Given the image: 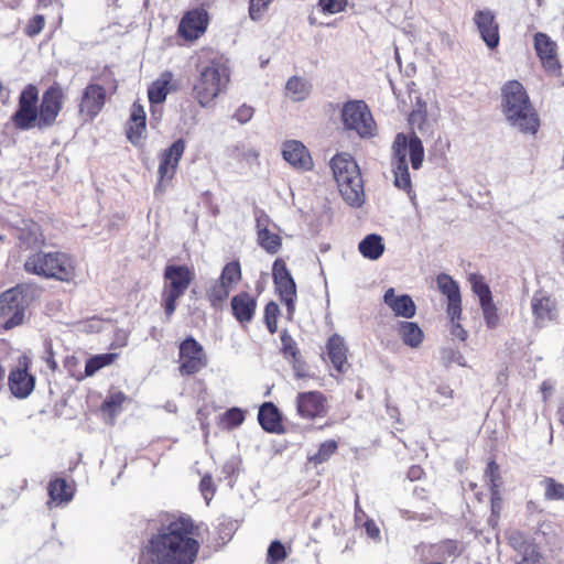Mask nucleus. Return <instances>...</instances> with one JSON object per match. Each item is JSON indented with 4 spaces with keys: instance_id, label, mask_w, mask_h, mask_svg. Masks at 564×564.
Segmentation results:
<instances>
[{
    "instance_id": "nucleus-45",
    "label": "nucleus",
    "mask_w": 564,
    "mask_h": 564,
    "mask_svg": "<svg viewBox=\"0 0 564 564\" xmlns=\"http://www.w3.org/2000/svg\"><path fill=\"white\" fill-rule=\"evenodd\" d=\"M485 478L490 491L500 490L501 476L499 474V465L495 460H490L485 471Z\"/></svg>"
},
{
    "instance_id": "nucleus-20",
    "label": "nucleus",
    "mask_w": 564,
    "mask_h": 564,
    "mask_svg": "<svg viewBox=\"0 0 564 564\" xmlns=\"http://www.w3.org/2000/svg\"><path fill=\"white\" fill-rule=\"evenodd\" d=\"M275 228L274 224L267 214L260 212L256 216V229H257V241L258 245L270 254H275L282 247V239L271 229Z\"/></svg>"
},
{
    "instance_id": "nucleus-28",
    "label": "nucleus",
    "mask_w": 564,
    "mask_h": 564,
    "mask_svg": "<svg viewBox=\"0 0 564 564\" xmlns=\"http://www.w3.org/2000/svg\"><path fill=\"white\" fill-rule=\"evenodd\" d=\"M230 304L232 315L240 324H248L252 321L257 308V301L252 295L248 292H240L231 299Z\"/></svg>"
},
{
    "instance_id": "nucleus-51",
    "label": "nucleus",
    "mask_w": 564,
    "mask_h": 564,
    "mask_svg": "<svg viewBox=\"0 0 564 564\" xmlns=\"http://www.w3.org/2000/svg\"><path fill=\"white\" fill-rule=\"evenodd\" d=\"M485 323L488 328H496L499 324L497 307L492 301L480 305Z\"/></svg>"
},
{
    "instance_id": "nucleus-46",
    "label": "nucleus",
    "mask_w": 564,
    "mask_h": 564,
    "mask_svg": "<svg viewBox=\"0 0 564 564\" xmlns=\"http://www.w3.org/2000/svg\"><path fill=\"white\" fill-rule=\"evenodd\" d=\"M273 0H250L249 1V17L252 21L258 22L261 21L267 11L269 10L270 4Z\"/></svg>"
},
{
    "instance_id": "nucleus-22",
    "label": "nucleus",
    "mask_w": 564,
    "mask_h": 564,
    "mask_svg": "<svg viewBox=\"0 0 564 564\" xmlns=\"http://www.w3.org/2000/svg\"><path fill=\"white\" fill-rule=\"evenodd\" d=\"M173 74L171 72H163L158 79H155L148 89V97L151 102L152 116L156 121L160 120L161 105L166 99L169 93L174 88Z\"/></svg>"
},
{
    "instance_id": "nucleus-54",
    "label": "nucleus",
    "mask_w": 564,
    "mask_h": 564,
    "mask_svg": "<svg viewBox=\"0 0 564 564\" xmlns=\"http://www.w3.org/2000/svg\"><path fill=\"white\" fill-rule=\"evenodd\" d=\"M254 115L253 107L249 105H241L235 112L234 118L241 124L249 122Z\"/></svg>"
},
{
    "instance_id": "nucleus-8",
    "label": "nucleus",
    "mask_w": 564,
    "mask_h": 564,
    "mask_svg": "<svg viewBox=\"0 0 564 564\" xmlns=\"http://www.w3.org/2000/svg\"><path fill=\"white\" fill-rule=\"evenodd\" d=\"M341 120L345 129L356 132L360 138L375 135L376 122L369 107L362 100H350L344 104Z\"/></svg>"
},
{
    "instance_id": "nucleus-23",
    "label": "nucleus",
    "mask_w": 564,
    "mask_h": 564,
    "mask_svg": "<svg viewBox=\"0 0 564 564\" xmlns=\"http://www.w3.org/2000/svg\"><path fill=\"white\" fill-rule=\"evenodd\" d=\"M534 47L543 67L552 74H557L561 65L557 59L556 43L545 33L539 32L534 35Z\"/></svg>"
},
{
    "instance_id": "nucleus-38",
    "label": "nucleus",
    "mask_w": 564,
    "mask_h": 564,
    "mask_svg": "<svg viewBox=\"0 0 564 564\" xmlns=\"http://www.w3.org/2000/svg\"><path fill=\"white\" fill-rule=\"evenodd\" d=\"M440 292L447 297V301L460 299L459 286L448 274L441 273L436 278Z\"/></svg>"
},
{
    "instance_id": "nucleus-11",
    "label": "nucleus",
    "mask_w": 564,
    "mask_h": 564,
    "mask_svg": "<svg viewBox=\"0 0 564 564\" xmlns=\"http://www.w3.org/2000/svg\"><path fill=\"white\" fill-rule=\"evenodd\" d=\"M25 306V296L17 288L0 294V317L6 318L4 328H13L23 322Z\"/></svg>"
},
{
    "instance_id": "nucleus-9",
    "label": "nucleus",
    "mask_w": 564,
    "mask_h": 564,
    "mask_svg": "<svg viewBox=\"0 0 564 564\" xmlns=\"http://www.w3.org/2000/svg\"><path fill=\"white\" fill-rule=\"evenodd\" d=\"M37 104V87L33 84L26 85L20 93L18 109L11 117V121L17 129L22 131L33 128L39 129Z\"/></svg>"
},
{
    "instance_id": "nucleus-40",
    "label": "nucleus",
    "mask_w": 564,
    "mask_h": 564,
    "mask_svg": "<svg viewBox=\"0 0 564 564\" xmlns=\"http://www.w3.org/2000/svg\"><path fill=\"white\" fill-rule=\"evenodd\" d=\"M469 282L471 284L473 292L478 296L479 304L488 303L492 301L491 291L488 284L484 281L482 276L478 274H470Z\"/></svg>"
},
{
    "instance_id": "nucleus-30",
    "label": "nucleus",
    "mask_w": 564,
    "mask_h": 564,
    "mask_svg": "<svg viewBox=\"0 0 564 564\" xmlns=\"http://www.w3.org/2000/svg\"><path fill=\"white\" fill-rule=\"evenodd\" d=\"M312 83L302 76H291L285 84V96L292 101L306 100L312 93Z\"/></svg>"
},
{
    "instance_id": "nucleus-53",
    "label": "nucleus",
    "mask_w": 564,
    "mask_h": 564,
    "mask_svg": "<svg viewBox=\"0 0 564 564\" xmlns=\"http://www.w3.org/2000/svg\"><path fill=\"white\" fill-rule=\"evenodd\" d=\"M318 4L323 12L335 14L344 11L347 0H319Z\"/></svg>"
},
{
    "instance_id": "nucleus-41",
    "label": "nucleus",
    "mask_w": 564,
    "mask_h": 564,
    "mask_svg": "<svg viewBox=\"0 0 564 564\" xmlns=\"http://www.w3.org/2000/svg\"><path fill=\"white\" fill-rule=\"evenodd\" d=\"M231 158L249 165L258 163L259 152L251 147L237 144L231 151Z\"/></svg>"
},
{
    "instance_id": "nucleus-55",
    "label": "nucleus",
    "mask_w": 564,
    "mask_h": 564,
    "mask_svg": "<svg viewBox=\"0 0 564 564\" xmlns=\"http://www.w3.org/2000/svg\"><path fill=\"white\" fill-rule=\"evenodd\" d=\"M282 350L285 356L290 355L293 358L297 355V348L293 340V338L286 333L283 332L281 335Z\"/></svg>"
},
{
    "instance_id": "nucleus-43",
    "label": "nucleus",
    "mask_w": 564,
    "mask_h": 564,
    "mask_svg": "<svg viewBox=\"0 0 564 564\" xmlns=\"http://www.w3.org/2000/svg\"><path fill=\"white\" fill-rule=\"evenodd\" d=\"M124 400L126 395L121 391L112 392L104 401L101 406L102 411L109 413L110 415H116L120 411Z\"/></svg>"
},
{
    "instance_id": "nucleus-48",
    "label": "nucleus",
    "mask_w": 564,
    "mask_h": 564,
    "mask_svg": "<svg viewBox=\"0 0 564 564\" xmlns=\"http://www.w3.org/2000/svg\"><path fill=\"white\" fill-rule=\"evenodd\" d=\"M546 500H562L564 499V485L556 482L555 479L547 477L544 480Z\"/></svg>"
},
{
    "instance_id": "nucleus-14",
    "label": "nucleus",
    "mask_w": 564,
    "mask_h": 564,
    "mask_svg": "<svg viewBox=\"0 0 564 564\" xmlns=\"http://www.w3.org/2000/svg\"><path fill=\"white\" fill-rule=\"evenodd\" d=\"M209 14L199 7L186 11L178 24L177 34L186 42H194L202 37L208 28Z\"/></svg>"
},
{
    "instance_id": "nucleus-18",
    "label": "nucleus",
    "mask_w": 564,
    "mask_h": 564,
    "mask_svg": "<svg viewBox=\"0 0 564 564\" xmlns=\"http://www.w3.org/2000/svg\"><path fill=\"white\" fill-rule=\"evenodd\" d=\"M531 311L533 324L538 328H543L555 322L558 316L555 300L543 291H538L533 294L531 299Z\"/></svg>"
},
{
    "instance_id": "nucleus-16",
    "label": "nucleus",
    "mask_w": 564,
    "mask_h": 564,
    "mask_svg": "<svg viewBox=\"0 0 564 564\" xmlns=\"http://www.w3.org/2000/svg\"><path fill=\"white\" fill-rule=\"evenodd\" d=\"M106 102V89L95 83L88 84L78 102V113L85 122L93 121L102 110Z\"/></svg>"
},
{
    "instance_id": "nucleus-1",
    "label": "nucleus",
    "mask_w": 564,
    "mask_h": 564,
    "mask_svg": "<svg viewBox=\"0 0 564 564\" xmlns=\"http://www.w3.org/2000/svg\"><path fill=\"white\" fill-rule=\"evenodd\" d=\"M191 517L169 514L143 546L138 564H194L199 542Z\"/></svg>"
},
{
    "instance_id": "nucleus-6",
    "label": "nucleus",
    "mask_w": 564,
    "mask_h": 564,
    "mask_svg": "<svg viewBox=\"0 0 564 564\" xmlns=\"http://www.w3.org/2000/svg\"><path fill=\"white\" fill-rule=\"evenodd\" d=\"M24 270L34 275L45 279H55L62 282L74 280L76 272L72 258L64 252L31 253L24 261Z\"/></svg>"
},
{
    "instance_id": "nucleus-60",
    "label": "nucleus",
    "mask_w": 564,
    "mask_h": 564,
    "mask_svg": "<svg viewBox=\"0 0 564 564\" xmlns=\"http://www.w3.org/2000/svg\"><path fill=\"white\" fill-rule=\"evenodd\" d=\"M540 561L539 553L536 552L534 546H528L525 549V554L520 561V564H538Z\"/></svg>"
},
{
    "instance_id": "nucleus-7",
    "label": "nucleus",
    "mask_w": 564,
    "mask_h": 564,
    "mask_svg": "<svg viewBox=\"0 0 564 564\" xmlns=\"http://www.w3.org/2000/svg\"><path fill=\"white\" fill-rule=\"evenodd\" d=\"M193 279L194 273L187 265L171 264L165 267L162 306L167 319L174 314L177 300L184 295Z\"/></svg>"
},
{
    "instance_id": "nucleus-24",
    "label": "nucleus",
    "mask_w": 564,
    "mask_h": 564,
    "mask_svg": "<svg viewBox=\"0 0 564 564\" xmlns=\"http://www.w3.org/2000/svg\"><path fill=\"white\" fill-rule=\"evenodd\" d=\"M8 386L11 393L18 399H25L32 393L35 387V378L28 372L26 364L10 371Z\"/></svg>"
},
{
    "instance_id": "nucleus-15",
    "label": "nucleus",
    "mask_w": 564,
    "mask_h": 564,
    "mask_svg": "<svg viewBox=\"0 0 564 564\" xmlns=\"http://www.w3.org/2000/svg\"><path fill=\"white\" fill-rule=\"evenodd\" d=\"M64 94L59 86L48 87L42 95L41 104L37 105L39 129L52 127L63 107Z\"/></svg>"
},
{
    "instance_id": "nucleus-19",
    "label": "nucleus",
    "mask_w": 564,
    "mask_h": 564,
    "mask_svg": "<svg viewBox=\"0 0 564 564\" xmlns=\"http://www.w3.org/2000/svg\"><path fill=\"white\" fill-rule=\"evenodd\" d=\"M477 31L489 50H494L499 45V24L496 15L490 9L477 10L473 18Z\"/></svg>"
},
{
    "instance_id": "nucleus-10",
    "label": "nucleus",
    "mask_w": 564,
    "mask_h": 564,
    "mask_svg": "<svg viewBox=\"0 0 564 564\" xmlns=\"http://www.w3.org/2000/svg\"><path fill=\"white\" fill-rule=\"evenodd\" d=\"M178 364L182 376L195 375L208 365V357L204 347L192 336L180 344Z\"/></svg>"
},
{
    "instance_id": "nucleus-39",
    "label": "nucleus",
    "mask_w": 564,
    "mask_h": 564,
    "mask_svg": "<svg viewBox=\"0 0 564 564\" xmlns=\"http://www.w3.org/2000/svg\"><path fill=\"white\" fill-rule=\"evenodd\" d=\"M117 358V354L108 352L96 355L89 358L85 366V376L90 377L95 375L101 368L112 364Z\"/></svg>"
},
{
    "instance_id": "nucleus-52",
    "label": "nucleus",
    "mask_w": 564,
    "mask_h": 564,
    "mask_svg": "<svg viewBox=\"0 0 564 564\" xmlns=\"http://www.w3.org/2000/svg\"><path fill=\"white\" fill-rule=\"evenodd\" d=\"M199 490L206 503L209 505L216 492V487L210 475L207 474L202 478L199 484Z\"/></svg>"
},
{
    "instance_id": "nucleus-4",
    "label": "nucleus",
    "mask_w": 564,
    "mask_h": 564,
    "mask_svg": "<svg viewBox=\"0 0 564 564\" xmlns=\"http://www.w3.org/2000/svg\"><path fill=\"white\" fill-rule=\"evenodd\" d=\"M408 156L410 158L413 170L421 169L424 160V148L415 132H412L410 135L398 133L392 144L394 185L410 194L412 192V183L409 173Z\"/></svg>"
},
{
    "instance_id": "nucleus-42",
    "label": "nucleus",
    "mask_w": 564,
    "mask_h": 564,
    "mask_svg": "<svg viewBox=\"0 0 564 564\" xmlns=\"http://www.w3.org/2000/svg\"><path fill=\"white\" fill-rule=\"evenodd\" d=\"M441 361L445 367H449L452 365H457L460 367H466V360L464 355L454 348L447 347L441 350Z\"/></svg>"
},
{
    "instance_id": "nucleus-32",
    "label": "nucleus",
    "mask_w": 564,
    "mask_h": 564,
    "mask_svg": "<svg viewBox=\"0 0 564 564\" xmlns=\"http://www.w3.org/2000/svg\"><path fill=\"white\" fill-rule=\"evenodd\" d=\"M358 250L364 258L378 260L384 252L383 239L380 235L369 234L359 242Z\"/></svg>"
},
{
    "instance_id": "nucleus-13",
    "label": "nucleus",
    "mask_w": 564,
    "mask_h": 564,
    "mask_svg": "<svg viewBox=\"0 0 564 564\" xmlns=\"http://www.w3.org/2000/svg\"><path fill=\"white\" fill-rule=\"evenodd\" d=\"M185 148V141L183 139H177L159 155V183L156 185V191L163 192L165 183L170 182L174 177Z\"/></svg>"
},
{
    "instance_id": "nucleus-35",
    "label": "nucleus",
    "mask_w": 564,
    "mask_h": 564,
    "mask_svg": "<svg viewBox=\"0 0 564 564\" xmlns=\"http://www.w3.org/2000/svg\"><path fill=\"white\" fill-rule=\"evenodd\" d=\"M258 420L260 425L267 432H278L281 427L279 411L276 406L271 402H267L260 406Z\"/></svg>"
},
{
    "instance_id": "nucleus-36",
    "label": "nucleus",
    "mask_w": 564,
    "mask_h": 564,
    "mask_svg": "<svg viewBox=\"0 0 564 564\" xmlns=\"http://www.w3.org/2000/svg\"><path fill=\"white\" fill-rule=\"evenodd\" d=\"M231 291L224 282L217 279L207 289L206 296L210 305L218 308L229 297Z\"/></svg>"
},
{
    "instance_id": "nucleus-2",
    "label": "nucleus",
    "mask_w": 564,
    "mask_h": 564,
    "mask_svg": "<svg viewBox=\"0 0 564 564\" xmlns=\"http://www.w3.org/2000/svg\"><path fill=\"white\" fill-rule=\"evenodd\" d=\"M230 82V69L218 56H199L192 84L193 98L202 108H210L224 95Z\"/></svg>"
},
{
    "instance_id": "nucleus-49",
    "label": "nucleus",
    "mask_w": 564,
    "mask_h": 564,
    "mask_svg": "<svg viewBox=\"0 0 564 564\" xmlns=\"http://www.w3.org/2000/svg\"><path fill=\"white\" fill-rule=\"evenodd\" d=\"M245 421V412L239 408H231L227 410L223 416L221 422L228 429L239 426Z\"/></svg>"
},
{
    "instance_id": "nucleus-12",
    "label": "nucleus",
    "mask_w": 564,
    "mask_h": 564,
    "mask_svg": "<svg viewBox=\"0 0 564 564\" xmlns=\"http://www.w3.org/2000/svg\"><path fill=\"white\" fill-rule=\"evenodd\" d=\"M273 282L282 302L285 303L289 316L295 311L296 284L285 262L278 258L272 267Z\"/></svg>"
},
{
    "instance_id": "nucleus-44",
    "label": "nucleus",
    "mask_w": 564,
    "mask_h": 564,
    "mask_svg": "<svg viewBox=\"0 0 564 564\" xmlns=\"http://www.w3.org/2000/svg\"><path fill=\"white\" fill-rule=\"evenodd\" d=\"M337 449V443L333 440L325 441L318 447L316 454L310 457L314 464H322L326 462Z\"/></svg>"
},
{
    "instance_id": "nucleus-37",
    "label": "nucleus",
    "mask_w": 564,
    "mask_h": 564,
    "mask_svg": "<svg viewBox=\"0 0 564 564\" xmlns=\"http://www.w3.org/2000/svg\"><path fill=\"white\" fill-rule=\"evenodd\" d=\"M241 278L242 272L239 261H230L225 264L218 279L232 290L241 281Z\"/></svg>"
},
{
    "instance_id": "nucleus-27",
    "label": "nucleus",
    "mask_w": 564,
    "mask_h": 564,
    "mask_svg": "<svg viewBox=\"0 0 564 564\" xmlns=\"http://www.w3.org/2000/svg\"><path fill=\"white\" fill-rule=\"evenodd\" d=\"M327 357L338 373H345L349 368L347 360L348 347L344 337L338 334L332 335L326 343Z\"/></svg>"
},
{
    "instance_id": "nucleus-59",
    "label": "nucleus",
    "mask_w": 564,
    "mask_h": 564,
    "mask_svg": "<svg viewBox=\"0 0 564 564\" xmlns=\"http://www.w3.org/2000/svg\"><path fill=\"white\" fill-rule=\"evenodd\" d=\"M44 28V18L42 15H35L26 26V33L29 35L39 34Z\"/></svg>"
},
{
    "instance_id": "nucleus-25",
    "label": "nucleus",
    "mask_w": 564,
    "mask_h": 564,
    "mask_svg": "<svg viewBox=\"0 0 564 564\" xmlns=\"http://www.w3.org/2000/svg\"><path fill=\"white\" fill-rule=\"evenodd\" d=\"M383 303L397 317L409 319L416 314V305L412 297L408 294H397L393 288L384 292Z\"/></svg>"
},
{
    "instance_id": "nucleus-63",
    "label": "nucleus",
    "mask_w": 564,
    "mask_h": 564,
    "mask_svg": "<svg viewBox=\"0 0 564 564\" xmlns=\"http://www.w3.org/2000/svg\"><path fill=\"white\" fill-rule=\"evenodd\" d=\"M437 394L444 399V402H442V405H447L446 401L452 400L454 391L448 386H440L436 390Z\"/></svg>"
},
{
    "instance_id": "nucleus-5",
    "label": "nucleus",
    "mask_w": 564,
    "mask_h": 564,
    "mask_svg": "<svg viewBox=\"0 0 564 564\" xmlns=\"http://www.w3.org/2000/svg\"><path fill=\"white\" fill-rule=\"evenodd\" d=\"M329 165L343 199L351 207H360L365 203V191L361 172L355 159L346 152L337 153Z\"/></svg>"
},
{
    "instance_id": "nucleus-29",
    "label": "nucleus",
    "mask_w": 564,
    "mask_h": 564,
    "mask_svg": "<svg viewBox=\"0 0 564 564\" xmlns=\"http://www.w3.org/2000/svg\"><path fill=\"white\" fill-rule=\"evenodd\" d=\"M18 229V239L26 249L37 248L44 245L45 238L39 224L33 220H23Z\"/></svg>"
},
{
    "instance_id": "nucleus-58",
    "label": "nucleus",
    "mask_w": 564,
    "mask_h": 564,
    "mask_svg": "<svg viewBox=\"0 0 564 564\" xmlns=\"http://www.w3.org/2000/svg\"><path fill=\"white\" fill-rule=\"evenodd\" d=\"M447 314L452 322H458L462 315V297L455 301H449L447 304Z\"/></svg>"
},
{
    "instance_id": "nucleus-34",
    "label": "nucleus",
    "mask_w": 564,
    "mask_h": 564,
    "mask_svg": "<svg viewBox=\"0 0 564 564\" xmlns=\"http://www.w3.org/2000/svg\"><path fill=\"white\" fill-rule=\"evenodd\" d=\"M398 334L403 344L411 348H417L424 338L423 330L414 322H400L398 324Z\"/></svg>"
},
{
    "instance_id": "nucleus-21",
    "label": "nucleus",
    "mask_w": 564,
    "mask_h": 564,
    "mask_svg": "<svg viewBox=\"0 0 564 564\" xmlns=\"http://www.w3.org/2000/svg\"><path fill=\"white\" fill-rule=\"evenodd\" d=\"M283 159L295 170L307 172L314 167L312 155L303 142L288 140L282 144Z\"/></svg>"
},
{
    "instance_id": "nucleus-56",
    "label": "nucleus",
    "mask_w": 564,
    "mask_h": 564,
    "mask_svg": "<svg viewBox=\"0 0 564 564\" xmlns=\"http://www.w3.org/2000/svg\"><path fill=\"white\" fill-rule=\"evenodd\" d=\"M425 121V113L421 110H414L409 116V124L412 127L413 130L416 129L420 132H423Z\"/></svg>"
},
{
    "instance_id": "nucleus-26",
    "label": "nucleus",
    "mask_w": 564,
    "mask_h": 564,
    "mask_svg": "<svg viewBox=\"0 0 564 564\" xmlns=\"http://www.w3.org/2000/svg\"><path fill=\"white\" fill-rule=\"evenodd\" d=\"M416 552L420 554L421 561L435 558L440 562L449 557H456L460 553L457 542L453 540H444L436 544H421L417 546Z\"/></svg>"
},
{
    "instance_id": "nucleus-61",
    "label": "nucleus",
    "mask_w": 564,
    "mask_h": 564,
    "mask_svg": "<svg viewBox=\"0 0 564 564\" xmlns=\"http://www.w3.org/2000/svg\"><path fill=\"white\" fill-rule=\"evenodd\" d=\"M491 500V512L494 516H498L501 509V496L500 490L490 491Z\"/></svg>"
},
{
    "instance_id": "nucleus-47",
    "label": "nucleus",
    "mask_w": 564,
    "mask_h": 564,
    "mask_svg": "<svg viewBox=\"0 0 564 564\" xmlns=\"http://www.w3.org/2000/svg\"><path fill=\"white\" fill-rule=\"evenodd\" d=\"M286 555L284 545L275 540L269 545L265 562L267 564H280L285 560Z\"/></svg>"
},
{
    "instance_id": "nucleus-17",
    "label": "nucleus",
    "mask_w": 564,
    "mask_h": 564,
    "mask_svg": "<svg viewBox=\"0 0 564 564\" xmlns=\"http://www.w3.org/2000/svg\"><path fill=\"white\" fill-rule=\"evenodd\" d=\"M294 404L297 415L304 420L323 417L327 413V399L319 391L300 392Z\"/></svg>"
},
{
    "instance_id": "nucleus-57",
    "label": "nucleus",
    "mask_w": 564,
    "mask_h": 564,
    "mask_svg": "<svg viewBox=\"0 0 564 564\" xmlns=\"http://www.w3.org/2000/svg\"><path fill=\"white\" fill-rule=\"evenodd\" d=\"M240 467V459L236 456L230 457L226 460L223 466L221 473L225 475V478H229L238 473Z\"/></svg>"
},
{
    "instance_id": "nucleus-50",
    "label": "nucleus",
    "mask_w": 564,
    "mask_h": 564,
    "mask_svg": "<svg viewBox=\"0 0 564 564\" xmlns=\"http://www.w3.org/2000/svg\"><path fill=\"white\" fill-rule=\"evenodd\" d=\"M280 313L279 306L274 302H270L264 308V322L271 334L278 329V315Z\"/></svg>"
},
{
    "instance_id": "nucleus-31",
    "label": "nucleus",
    "mask_w": 564,
    "mask_h": 564,
    "mask_svg": "<svg viewBox=\"0 0 564 564\" xmlns=\"http://www.w3.org/2000/svg\"><path fill=\"white\" fill-rule=\"evenodd\" d=\"M145 130V111L144 108L134 102L132 105L127 137L133 144H138Z\"/></svg>"
},
{
    "instance_id": "nucleus-33",
    "label": "nucleus",
    "mask_w": 564,
    "mask_h": 564,
    "mask_svg": "<svg viewBox=\"0 0 564 564\" xmlns=\"http://www.w3.org/2000/svg\"><path fill=\"white\" fill-rule=\"evenodd\" d=\"M73 489L65 479L56 478L48 485L50 505L59 506L73 499Z\"/></svg>"
},
{
    "instance_id": "nucleus-64",
    "label": "nucleus",
    "mask_w": 564,
    "mask_h": 564,
    "mask_svg": "<svg viewBox=\"0 0 564 564\" xmlns=\"http://www.w3.org/2000/svg\"><path fill=\"white\" fill-rule=\"evenodd\" d=\"M365 529H366L367 534L371 539H378L379 538L380 530H379V528L377 527V524L372 520L366 521Z\"/></svg>"
},
{
    "instance_id": "nucleus-3",
    "label": "nucleus",
    "mask_w": 564,
    "mask_h": 564,
    "mask_svg": "<svg viewBox=\"0 0 564 564\" xmlns=\"http://www.w3.org/2000/svg\"><path fill=\"white\" fill-rule=\"evenodd\" d=\"M501 108L508 123L518 131L534 135L540 118L523 85L518 80L506 83L501 89Z\"/></svg>"
},
{
    "instance_id": "nucleus-62",
    "label": "nucleus",
    "mask_w": 564,
    "mask_h": 564,
    "mask_svg": "<svg viewBox=\"0 0 564 564\" xmlns=\"http://www.w3.org/2000/svg\"><path fill=\"white\" fill-rule=\"evenodd\" d=\"M451 324V334L459 340L465 341L467 338V332L463 328V326L458 322H452Z\"/></svg>"
}]
</instances>
